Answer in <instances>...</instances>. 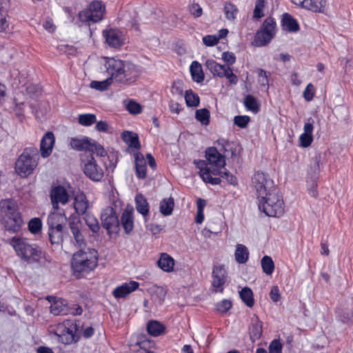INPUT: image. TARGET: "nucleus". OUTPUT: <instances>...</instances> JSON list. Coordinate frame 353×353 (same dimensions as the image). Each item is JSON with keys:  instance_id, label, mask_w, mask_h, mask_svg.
I'll list each match as a JSON object with an SVG mask.
<instances>
[{"instance_id": "nucleus-1", "label": "nucleus", "mask_w": 353, "mask_h": 353, "mask_svg": "<svg viewBox=\"0 0 353 353\" xmlns=\"http://www.w3.org/2000/svg\"><path fill=\"white\" fill-rule=\"evenodd\" d=\"M105 68L114 81L124 85L133 84L141 74L139 66L114 58L107 59Z\"/></svg>"}, {"instance_id": "nucleus-2", "label": "nucleus", "mask_w": 353, "mask_h": 353, "mask_svg": "<svg viewBox=\"0 0 353 353\" xmlns=\"http://www.w3.org/2000/svg\"><path fill=\"white\" fill-rule=\"evenodd\" d=\"M0 215L2 216L6 230L17 232L21 229L23 221L15 201L12 199L1 200L0 201Z\"/></svg>"}, {"instance_id": "nucleus-3", "label": "nucleus", "mask_w": 353, "mask_h": 353, "mask_svg": "<svg viewBox=\"0 0 353 353\" xmlns=\"http://www.w3.org/2000/svg\"><path fill=\"white\" fill-rule=\"evenodd\" d=\"M11 245L17 256L28 263H39L43 256L41 249L35 244H31L27 239L13 237Z\"/></svg>"}, {"instance_id": "nucleus-4", "label": "nucleus", "mask_w": 353, "mask_h": 353, "mask_svg": "<svg viewBox=\"0 0 353 353\" xmlns=\"http://www.w3.org/2000/svg\"><path fill=\"white\" fill-rule=\"evenodd\" d=\"M258 199L260 211L268 216L279 217L284 213V203L278 188Z\"/></svg>"}, {"instance_id": "nucleus-5", "label": "nucleus", "mask_w": 353, "mask_h": 353, "mask_svg": "<svg viewBox=\"0 0 353 353\" xmlns=\"http://www.w3.org/2000/svg\"><path fill=\"white\" fill-rule=\"evenodd\" d=\"M40 156L34 146L26 148L15 163V171L22 177L32 173L38 165Z\"/></svg>"}, {"instance_id": "nucleus-6", "label": "nucleus", "mask_w": 353, "mask_h": 353, "mask_svg": "<svg viewBox=\"0 0 353 353\" xmlns=\"http://www.w3.org/2000/svg\"><path fill=\"white\" fill-rule=\"evenodd\" d=\"M65 223L66 217L64 214L55 212L49 214L47 224L49 239L52 245H59L63 242L65 234Z\"/></svg>"}, {"instance_id": "nucleus-7", "label": "nucleus", "mask_w": 353, "mask_h": 353, "mask_svg": "<svg viewBox=\"0 0 353 353\" xmlns=\"http://www.w3.org/2000/svg\"><path fill=\"white\" fill-rule=\"evenodd\" d=\"M96 251L86 252L79 250L72 256L71 265L74 272H88L97 267V257Z\"/></svg>"}, {"instance_id": "nucleus-8", "label": "nucleus", "mask_w": 353, "mask_h": 353, "mask_svg": "<svg viewBox=\"0 0 353 353\" xmlns=\"http://www.w3.org/2000/svg\"><path fill=\"white\" fill-rule=\"evenodd\" d=\"M105 10V5L101 1H93L88 8L79 13L81 21L97 23L102 20Z\"/></svg>"}, {"instance_id": "nucleus-9", "label": "nucleus", "mask_w": 353, "mask_h": 353, "mask_svg": "<svg viewBox=\"0 0 353 353\" xmlns=\"http://www.w3.org/2000/svg\"><path fill=\"white\" fill-rule=\"evenodd\" d=\"M276 22L272 17H268L256 33L254 42L256 46H264L270 42L275 34Z\"/></svg>"}, {"instance_id": "nucleus-10", "label": "nucleus", "mask_w": 353, "mask_h": 353, "mask_svg": "<svg viewBox=\"0 0 353 353\" xmlns=\"http://www.w3.org/2000/svg\"><path fill=\"white\" fill-rule=\"evenodd\" d=\"M252 185L256 190L257 198L267 195L270 192L277 189L269 176L261 172H256L253 175L252 178Z\"/></svg>"}, {"instance_id": "nucleus-11", "label": "nucleus", "mask_w": 353, "mask_h": 353, "mask_svg": "<svg viewBox=\"0 0 353 353\" xmlns=\"http://www.w3.org/2000/svg\"><path fill=\"white\" fill-rule=\"evenodd\" d=\"M81 165L85 175L93 181H100L103 177V170L92 154H84Z\"/></svg>"}, {"instance_id": "nucleus-12", "label": "nucleus", "mask_w": 353, "mask_h": 353, "mask_svg": "<svg viewBox=\"0 0 353 353\" xmlns=\"http://www.w3.org/2000/svg\"><path fill=\"white\" fill-rule=\"evenodd\" d=\"M80 327L79 322L76 321H67L64 323L61 333L57 334L59 340L65 345L77 342L79 340L77 332Z\"/></svg>"}, {"instance_id": "nucleus-13", "label": "nucleus", "mask_w": 353, "mask_h": 353, "mask_svg": "<svg viewBox=\"0 0 353 353\" xmlns=\"http://www.w3.org/2000/svg\"><path fill=\"white\" fill-rule=\"evenodd\" d=\"M101 224L108 234L117 232L119 228V220L112 207H107L101 214Z\"/></svg>"}, {"instance_id": "nucleus-14", "label": "nucleus", "mask_w": 353, "mask_h": 353, "mask_svg": "<svg viewBox=\"0 0 353 353\" xmlns=\"http://www.w3.org/2000/svg\"><path fill=\"white\" fill-rule=\"evenodd\" d=\"M51 203L54 210L59 209V204L65 205L69 201V194L67 190L61 185H57L51 189Z\"/></svg>"}, {"instance_id": "nucleus-15", "label": "nucleus", "mask_w": 353, "mask_h": 353, "mask_svg": "<svg viewBox=\"0 0 353 353\" xmlns=\"http://www.w3.org/2000/svg\"><path fill=\"white\" fill-rule=\"evenodd\" d=\"M292 2L305 10L324 13L326 7V0H291Z\"/></svg>"}, {"instance_id": "nucleus-16", "label": "nucleus", "mask_w": 353, "mask_h": 353, "mask_svg": "<svg viewBox=\"0 0 353 353\" xmlns=\"http://www.w3.org/2000/svg\"><path fill=\"white\" fill-rule=\"evenodd\" d=\"M227 272L223 266H214L212 270V285L215 292H222L226 281Z\"/></svg>"}, {"instance_id": "nucleus-17", "label": "nucleus", "mask_w": 353, "mask_h": 353, "mask_svg": "<svg viewBox=\"0 0 353 353\" xmlns=\"http://www.w3.org/2000/svg\"><path fill=\"white\" fill-rule=\"evenodd\" d=\"M55 143V137L52 132H46L40 141V153L41 156L46 159L49 157L52 152Z\"/></svg>"}, {"instance_id": "nucleus-18", "label": "nucleus", "mask_w": 353, "mask_h": 353, "mask_svg": "<svg viewBox=\"0 0 353 353\" xmlns=\"http://www.w3.org/2000/svg\"><path fill=\"white\" fill-rule=\"evenodd\" d=\"M205 157L212 166H215V169H220L224 167L225 161L222 156L215 148H209L205 152Z\"/></svg>"}, {"instance_id": "nucleus-19", "label": "nucleus", "mask_w": 353, "mask_h": 353, "mask_svg": "<svg viewBox=\"0 0 353 353\" xmlns=\"http://www.w3.org/2000/svg\"><path fill=\"white\" fill-rule=\"evenodd\" d=\"M250 339L252 342L259 340L263 332V323L257 315L254 314L251 318L248 327Z\"/></svg>"}, {"instance_id": "nucleus-20", "label": "nucleus", "mask_w": 353, "mask_h": 353, "mask_svg": "<svg viewBox=\"0 0 353 353\" xmlns=\"http://www.w3.org/2000/svg\"><path fill=\"white\" fill-rule=\"evenodd\" d=\"M103 35L105 38L106 43L112 48H119L123 43L122 35L117 30H103Z\"/></svg>"}, {"instance_id": "nucleus-21", "label": "nucleus", "mask_w": 353, "mask_h": 353, "mask_svg": "<svg viewBox=\"0 0 353 353\" xmlns=\"http://www.w3.org/2000/svg\"><path fill=\"white\" fill-rule=\"evenodd\" d=\"M82 223L79 219H71L69 221V228L76 243L81 247L85 244L84 236L81 233Z\"/></svg>"}, {"instance_id": "nucleus-22", "label": "nucleus", "mask_w": 353, "mask_h": 353, "mask_svg": "<svg viewBox=\"0 0 353 353\" xmlns=\"http://www.w3.org/2000/svg\"><path fill=\"white\" fill-rule=\"evenodd\" d=\"M216 142L221 147L220 150L223 151L225 155H230L231 157L237 156L241 149L237 143L230 142L223 138L219 139Z\"/></svg>"}, {"instance_id": "nucleus-23", "label": "nucleus", "mask_w": 353, "mask_h": 353, "mask_svg": "<svg viewBox=\"0 0 353 353\" xmlns=\"http://www.w3.org/2000/svg\"><path fill=\"white\" fill-rule=\"evenodd\" d=\"M139 283L137 281H130L129 283H125L120 286L117 287L112 294L117 299L124 298L128 294L134 291L139 288Z\"/></svg>"}, {"instance_id": "nucleus-24", "label": "nucleus", "mask_w": 353, "mask_h": 353, "mask_svg": "<svg viewBox=\"0 0 353 353\" xmlns=\"http://www.w3.org/2000/svg\"><path fill=\"white\" fill-rule=\"evenodd\" d=\"M73 205L76 212L79 215L85 214L89 204L85 195L83 192L79 193L75 196Z\"/></svg>"}, {"instance_id": "nucleus-25", "label": "nucleus", "mask_w": 353, "mask_h": 353, "mask_svg": "<svg viewBox=\"0 0 353 353\" xmlns=\"http://www.w3.org/2000/svg\"><path fill=\"white\" fill-rule=\"evenodd\" d=\"M136 174L138 178L144 179L146 176V161L143 155L137 152L134 154Z\"/></svg>"}, {"instance_id": "nucleus-26", "label": "nucleus", "mask_w": 353, "mask_h": 353, "mask_svg": "<svg viewBox=\"0 0 353 353\" xmlns=\"http://www.w3.org/2000/svg\"><path fill=\"white\" fill-rule=\"evenodd\" d=\"M205 65L214 76L219 77H224L228 67L225 65H221L213 59H208L205 61Z\"/></svg>"}, {"instance_id": "nucleus-27", "label": "nucleus", "mask_w": 353, "mask_h": 353, "mask_svg": "<svg viewBox=\"0 0 353 353\" xmlns=\"http://www.w3.org/2000/svg\"><path fill=\"white\" fill-rule=\"evenodd\" d=\"M321 155H316L310 165V169L307 172L308 178L312 181V185H316V181L319 178L320 171Z\"/></svg>"}, {"instance_id": "nucleus-28", "label": "nucleus", "mask_w": 353, "mask_h": 353, "mask_svg": "<svg viewBox=\"0 0 353 353\" xmlns=\"http://www.w3.org/2000/svg\"><path fill=\"white\" fill-rule=\"evenodd\" d=\"M92 141V139L88 137H84L81 139L74 137L70 140V145L73 149L78 151L88 152Z\"/></svg>"}, {"instance_id": "nucleus-29", "label": "nucleus", "mask_w": 353, "mask_h": 353, "mask_svg": "<svg viewBox=\"0 0 353 353\" xmlns=\"http://www.w3.org/2000/svg\"><path fill=\"white\" fill-rule=\"evenodd\" d=\"M121 138L130 148H132L136 150H139L141 148L137 134L130 131H124L121 134Z\"/></svg>"}, {"instance_id": "nucleus-30", "label": "nucleus", "mask_w": 353, "mask_h": 353, "mask_svg": "<svg viewBox=\"0 0 353 353\" xmlns=\"http://www.w3.org/2000/svg\"><path fill=\"white\" fill-rule=\"evenodd\" d=\"M219 170L217 169H212V168L203 169L201 168V177L206 183H209L212 185L220 184L221 182V180L220 178H216V177L213 178L211 176L212 174L214 175L219 174Z\"/></svg>"}, {"instance_id": "nucleus-31", "label": "nucleus", "mask_w": 353, "mask_h": 353, "mask_svg": "<svg viewBox=\"0 0 353 353\" xmlns=\"http://www.w3.org/2000/svg\"><path fill=\"white\" fill-rule=\"evenodd\" d=\"M121 225L126 234H130L134 228V218L132 210H124L121 217Z\"/></svg>"}, {"instance_id": "nucleus-32", "label": "nucleus", "mask_w": 353, "mask_h": 353, "mask_svg": "<svg viewBox=\"0 0 353 353\" xmlns=\"http://www.w3.org/2000/svg\"><path fill=\"white\" fill-rule=\"evenodd\" d=\"M147 330L150 335L159 336L165 333V327L158 321L152 320L147 324Z\"/></svg>"}, {"instance_id": "nucleus-33", "label": "nucleus", "mask_w": 353, "mask_h": 353, "mask_svg": "<svg viewBox=\"0 0 353 353\" xmlns=\"http://www.w3.org/2000/svg\"><path fill=\"white\" fill-rule=\"evenodd\" d=\"M65 301L63 299L54 300L50 305V312L54 315H65L69 311Z\"/></svg>"}, {"instance_id": "nucleus-34", "label": "nucleus", "mask_w": 353, "mask_h": 353, "mask_svg": "<svg viewBox=\"0 0 353 353\" xmlns=\"http://www.w3.org/2000/svg\"><path fill=\"white\" fill-rule=\"evenodd\" d=\"M10 0H0V32L4 31L8 26L6 16Z\"/></svg>"}, {"instance_id": "nucleus-35", "label": "nucleus", "mask_w": 353, "mask_h": 353, "mask_svg": "<svg viewBox=\"0 0 353 353\" xmlns=\"http://www.w3.org/2000/svg\"><path fill=\"white\" fill-rule=\"evenodd\" d=\"M174 265V261L167 253H162L158 261V266L165 272H171Z\"/></svg>"}, {"instance_id": "nucleus-36", "label": "nucleus", "mask_w": 353, "mask_h": 353, "mask_svg": "<svg viewBox=\"0 0 353 353\" xmlns=\"http://www.w3.org/2000/svg\"><path fill=\"white\" fill-rule=\"evenodd\" d=\"M190 71L193 81L201 83L204 80V74L201 65L196 61H192L190 67Z\"/></svg>"}, {"instance_id": "nucleus-37", "label": "nucleus", "mask_w": 353, "mask_h": 353, "mask_svg": "<svg viewBox=\"0 0 353 353\" xmlns=\"http://www.w3.org/2000/svg\"><path fill=\"white\" fill-rule=\"evenodd\" d=\"M235 260L239 263H245L249 258V251L246 246L243 244H237L234 253Z\"/></svg>"}, {"instance_id": "nucleus-38", "label": "nucleus", "mask_w": 353, "mask_h": 353, "mask_svg": "<svg viewBox=\"0 0 353 353\" xmlns=\"http://www.w3.org/2000/svg\"><path fill=\"white\" fill-rule=\"evenodd\" d=\"M174 206V199L169 197L163 199L159 204V211L163 216L172 214Z\"/></svg>"}, {"instance_id": "nucleus-39", "label": "nucleus", "mask_w": 353, "mask_h": 353, "mask_svg": "<svg viewBox=\"0 0 353 353\" xmlns=\"http://www.w3.org/2000/svg\"><path fill=\"white\" fill-rule=\"evenodd\" d=\"M136 209L138 212L143 216H146L149 212V204L146 199L141 194L135 197Z\"/></svg>"}, {"instance_id": "nucleus-40", "label": "nucleus", "mask_w": 353, "mask_h": 353, "mask_svg": "<svg viewBox=\"0 0 353 353\" xmlns=\"http://www.w3.org/2000/svg\"><path fill=\"white\" fill-rule=\"evenodd\" d=\"M282 22L283 26L290 32H297L299 30L297 21L288 13L283 14Z\"/></svg>"}, {"instance_id": "nucleus-41", "label": "nucleus", "mask_w": 353, "mask_h": 353, "mask_svg": "<svg viewBox=\"0 0 353 353\" xmlns=\"http://www.w3.org/2000/svg\"><path fill=\"white\" fill-rule=\"evenodd\" d=\"M239 296L242 301L249 307H252L254 304L253 292L248 287L243 288L239 292Z\"/></svg>"}, {"instance_id": "nucleus-42", "label": "nucleus", "mask_w": 353, "mask_h": 353, "mask_svg": "<svg viewBox=\"0 0 353 353\" xmlns=\"http://www.w3.org/2000/svg\"><path fill=\"white\" fill-rule=\"evenodd\" d=\"M223 12L228 20L234 21L239 12V10L234 4L226 1L224 3Z\"/></svg>"}, {"instance_id": "nucleus-43", "label": "nucleus", "mask_w": 353, "mask_h": 353, "mask_svg": "<svg viewBox=\"0 0 353 353\" xmlns=\"http://www.w3.org/2000/svg\"><path fill=\"white\" fill-rule=\"evenodd\" d=\"M243 104L248 110L254 113H257L260 110L257 100L251 94H248L245 97Z\"/></svg>"}, {"instance_id": "nucleus-44", "label": "nucleus", "mask_w": 353, "mask_h": 353, "mask_svg": "<svg viewBox=\"0 0 353 353\" xmlns=\"http://www.w3.org/2000/svg\"><path fill=\"white\" fill-rule=\"evenodd\" d=\"M338 319L343 323L353 325V310H341L338 312Z\"/></svg>"}, {"instance_id": "nucleus-45", "label": "nucleus", "mask_w": 353, "mask_h": 353, "mask_svg": "<svg viewBox=\"0 0 353 353\" xmlns=\"http://www.w3.org/2000/svg\"><path fill=\"white\" fill-rule=\"evenodd\" d=\"M83 219L87 226L93 233H97L99 231L100 225L99 221L92 214H86Z\"/></svg>"}, {"instance_id": "nucleus-46", "label": "nucleus", "mask_w": 353, "mask_h": 353, "mask_svg": "<svg viewBox=\"0 0 353 353\" xmlns=\"http://www.w3.org/2000/svg\"><path fill=\"white\" fill-rule=\"evenodd\" d=\"M269 353H281L282 352V344L278 339L273 340L268 347ZM256 353H268L267 351L262 347L258 348Z\"/></svg>"}, {"instance_id": "nucleus-47", "label": "nucleus", "mask_w": 353, "mask_h": 353, "mask_svg": "<svg viewBox=\"0 0 353 353\" xmlns=\"http://www.w3.org/2000/svg\"><path fill=\"white\" fill-rule=\"evenodd\" d=\"M88 152H91L90 154H92V156H93V154H95L97 156H99L101 157H104L108 154V152L105 150L103 146L93 139L90 144V147Z\"/></svg>"}, {"instance_id": "nucleus-48", "label": "nucleus", "mask_w": 353, "mask_h": 353, "mask_svg": "<svg viewBox=\"0 0 353 353\" xmlns=\"http://www.w3.org/2000/svg\"><path fill=\"white\" fill-rule=\"evenodd\" d=\"M113 81V79H112V77L110 75V77L107 78L106 79L103 81H91L90 86V88L100 90L103 91L108 88V87L112 84Z\"/></svg>"}, {"instance_id": "nucleus-49", "label": "nucleus", "mask_w": 353, "mask_h": 353, "mask_svg": "<svg viewBox=\"0 0 353 353\" xmlns=\"http://www.w3.org/2000/svg\"><path fill=\"white\" fill-rule=\"evenodd\" d=\"M261 263L263 272L267 275H271L274 269V264L272 258L269 256H264Z\"/></svg>"}, {"instance_id": "nucleus-50", "label": "nucleus", "mask_w": 353, "mask_h": 353, "mask_svg": "<svg viewBox=\"0 0 353 353\" xmlns=\"http://www.w3.org/2000/svg\"><path fill=\"white\" fill-rule=\"evenodd\" d=\"M78 121L83 126H90L97 122L96 115L94 114H79Z\"/></svg>"}, {"instance_id": "nucleus-51", "label": "nucleus", "mask_w": 353, "mask_h": 353, "mask_svg": "<svg viewBox=\"0 0 353 353\" xmlns=\"http://www.w3.org/2000/svg\"><path fill=\"white\" fill-rule=\"evenodd\" d=\"M186 105L189 107H196L199 104V97L192 90H187L185 94Z\"/></svg>"}, {"instance_id": "nucleus-52", "label": "nucleus", "mask_w": 353, "mask_h": 353, "mask_svg": "<svg viewBox=\"0 0 353 353\" xmlns=\"http://www.w3.org/2000/svg\"><path fill=\"white\" fill-rule=\"evenodd\" d=\"M195 117L196 120L200 121L203 125H207L210 123V111L206 108L197 110L196 111Z\"/></svg>"}, {"instance_id": "nucleus-53", "label": "nucleus", "mask_w": 353, "mask_h": 353, "mask_svg": "<svg viewBox=\"0 0 353 353\" xmlns=\"http://www.w3.org/2000/svg\"><path fill=\"white\" fill-rule=\"evenodd\" d=\"M41 228L42 223L39 218H33L28 223V230L32 234H37Z\"/></svg>"}, {"instance_id": "nucleus-54", "label": "nucleus", "mask_w": 353, "mask_h": 353, "mask_svg": "<svg viewBox=\"0 0 353 353\" xmlns=\"http://www.w3.org/2000/svg\"><path fill=\"white\" fill-rule=\"evenodd\" d=\"M41 90L39 86L37 85L31 84L26 87V94L32 99H37L41 94Z\"/></svg>"}, {"instance_id": "nucleus-55", "label": "nucleus", "mask_w": 353, "mask_h": 353, "mask_svg": "<svg viewBox=\"0 0 353 353\" xmlns=\"http://www.w3.org/2000/svg\"><path fill=\"white\" fill-rule=\"evenodd\" d=\"M265 7V0H256L255 3V8L253 12V17L254 19H261L264 16L263 8Z\"/></svg>"}, {"instance_id": "nucleus-56", "label": "nucleus", "mask_w": 353, "mask_h": 353, "mask_svg": "<svg viewBox=\"0 0 353 353\" xmlns=\"http://www.w3.org/2000/svg\"><path fill=\"white\" fill-rule=\"evenodd\" d=\"M250 121V118L247 115H239L234 117V123L241 128H245Z\"/></svg>"}, {"instance_id": "nucleus-57", "label": "nucleus", "mask_w": 353, "mask_h": 353, "mask_svg": "<svg viewBox=\"0 0 353 353\" xmlns=\"http://www.w3.org/2000/svg\"><path fill=\"white\" fill-rule=\"evenodd\" d=\"M232 307V302L228 299H223L216 305V309L221 313L227 312Z\"/></svg>"}, {"instance_id": "nucleus-58", "label": "nucleus", "mask_w": 353, "mask_h": 353, "mask_svg": "<svg viewBox=\"0 0 353 353\" xmlns=\"http://www.w3.org/2000/svg\"><path fill=\"white\" fill-rule=\"evenodd\" d=\"M208 227L212 231L214 234H217L223 230V223L220 219H216L213 222L208 223Z\"/></svg>"}, {"instance_id": "nucleus-59", "label": "nucleus", "mask_w": 353, "mask_h": 353, "mask_svg": "<svg viewBox=\"0 0 353 353\" xmlns=\"http://www.w3.org/2000/svg\"><path fill=\"white\" fill-rule=\"evenodd\" d=\"M126 109L129 112L133 114H139L141 112L142 110L141 105L134 101H130L126 105Z\"/></svg>"}, {"instance_id": "nucleus-60", "label": "nucleus", "mask_w": 353, "mask_h": 353, "mask_svg": "<svg viewBox=\"0 0 353 353\" xmlns=\"http://www.w3.org/2000/svg\"><path fill=\"white\" fill-rule=\"evenodd\" d=\"M313 141L312 134L303 133L299 137L300 145L303 148L309 147Z\"/></svg>"}, {"instance_id": "nucleus-61", "label": "nucleus", "mask_w": 353, "mask_h": 353, "mask_svg": "<svg viewBox=\"0 0 353 353\" xmlns=\"http://www.w3.org/2000/svg\"><path fill=\"white\" fill-rule=\"evenodd\" d=\"M219 174L225 179V180L231 185H235L237 184V179L233 174L228 171H219Z\"/></svg>"}, {"instance_id": "nucleus-62", "label": "nucleus", "mask_w": 353, "mask_h": 353, "mask_svg": "<svg viewBox=\"0 0 353 353\" xmlns=\"http://www.w3.org/2000/svg\"><path fill=\"white\" fill-rule=\"evenodd\" d=\"M314 88L312 83H309L303 92V97L307 101H310L314 97Z\"/></svg>"}, {"instance_id": "nucleus-63", "label": "nucleus", "mask_w": 353, "mask_h": 353, "mask_svg": "<svg viewBox=\"0 0 353 353\" xmlns=\"http://www.w3.org/2000/svg\"><path fill=\"white\" fill-rule=\"evenodd\" d=\"M222 59L228 63L227 66L233 65L236 61V57L232 52H225L222 54Z\"/></svg>"}, {"instance_id": "nucleus-64", "label": "nucleus", "mask_w": 353, "mask_h": 353, "mask_svg": "<svg viewBox=\"0 0 353 353\" xmlns=\"http://www.w3.org/2000/svg\"><path fill=\"white\" fill-rule=\"evenodd\" d=\"M189 11L194 17H199L203 13V10L198 3L190 5L189 6Z\"/></svg>"}]
</instances>
